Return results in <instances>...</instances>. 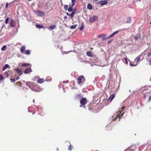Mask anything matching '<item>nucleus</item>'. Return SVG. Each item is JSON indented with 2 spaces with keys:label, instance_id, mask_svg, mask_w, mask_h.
<instances>
[{
  "label": "nucleus",
  "instance_id": "nucleus-40",
  "mask_svg": "<svg viewBox=\"0 0 151 151\" xmlns=\"http://www.w3.org/2000/svg\"><path fill=\"white\" fill-rule=\"evenodd\" d=\"M8 3H6V8L8 7Z\"/></svg>",
  "mask_w": 151,
  "mask_h": 151
},
{
  "label": "nucleus",
  "instance_id": "nucleus-28",
  "mask_svg": "<svg viewBox=\"0 0 151 151\" xmlns=\"http://www.w3.org/2000/svg\"><path fill=\"white\" fill-rule=\"evenodd\" d=\"M6 48V45H4L1 48V50L2 51L5 50Z\"/></svg>",
  "mask_w": 151,
  "mask_h": 151
},
{
  "label": "nucleus",
  "instance_id": "nucleus-51",
  "mask_svg": "<svg viewBox=\"0 0 151 151\" xmlns=\"http://www.w3.org/2000/svg\"><path fill=\"white\" fill-rule=\"evenodd\" d=\"M150 64H151V59L150 60Z\"/></svg>",
  "mask_w": 151,
  "mask_h": 151
},
{
  "label": "nucleus",
  "instance_id": "nucleus-55",
  "mask_svg": "<svg viewBox=\"0 0 151 151\" xmlns=\"http://www.w3.org/2000/svg\"><path fill=\"white\" fill-rule=\"evenodd\" d=\"M96 151H99L96 150Z\"/></svg>",
  "mask_w": 151,
  "mask_h": 151
},
{
  "label": "nucleus",
  "instance_id": "nucleus-25",
  "mask_svg": "<svg viewBox=\"0 0 151 151\" xmlns=\"http://www.w3.org/2000/svg\"><path fill=\"white\" fill-rule=\"evenodd\" d=\"M73 7V6H72V5L70 6L69 7L68 9V10L69 12H71L72 11Z\"/></svg>",
  "mask_w": 151,
  "mask_h": 151
},
{
  "label": "nucleus",
  "instance_id": "nucleus-44",
  "mask_svg": "<svg viewBox=\"0 0 151 151\" xmlns=\"http://www.w3.org/2000/svg\"><path fill=\"white\" fill-rule=\"evenodd\" d=\"M68 150H72V148L70 147H69L68 148Z\"/></svg>",
  "mask_w": 151,
  "mask_h": 151
},
{
  "label": "nucleus",
  "instance_id": "nucleus-6",
  "mask_svg": "<svg viewBox=\"0 0 151 151\" xmlns=\"http://www.w3.org/2000/svg\"><path fill=\"white\" fill-rule=\"evenodd\" d=\"M98 19V18L97 16H94L90 18V21L91 23H92L97 20Z\"/></svg>",
  "mask_w": 151,
  "mask_h": 151
},
{
  "label": "nucleus",
  "instance_id": "nucleus-46",
  "mask_svg": "<svg viewBox=\"0 0 151 151\" xmlns=\"http://www.w3.org/2000/svg\"><path fill=\"white\" fill-rule=\"evenodd\" d=\"M123 114H124V113H122V114H121V115L120 116V118L121 117H122V116L123 115Z\"/></svg>",
  "mask_w": 151,
  "mask_h": 151
},
{
  "label": "nucleus",
  "instance_id": "nucleus-3",
  "mask_svg": "<svg viewBox=\"0 0 151 151\" xmlns=\"http://www.w3.org/2000/svg\"><path fill=\"white\" fill-rule=\"evenodd\" d=\"M85 81V78L83 76H80L78 78V83L81 84H83Z\"/></svg>",
  "mask_w": 151,
  "mask_h": 151
},
{
  "label": "nucleus",
  "instance_id": "nucleus-10",
  "mask_svg": "<svg viewBox=\"0 0 151 151\" xmlns=\"http://www.w3.org/2000/svg\"><path fill=\"white\" fill-rule=\"evenodd\" d=\"M25 48V47L24 46H22L21 47L20 51L21 53H24Z\"/></svg>",
  "mask_w": 151,
  "mask_h": 151
},
{
  "label": "nucleus",
  "instance_id": "nucleus-32",
  "mask_svg": "<svg viewBox=\"0 0 151 151\" xmlns=\"http://www.w3.org/2000/svg\"><path fill=\"white\" fill-rule=\"evenodd\" d=\"M29 65L28 64H22V66L23 67H27V66H28Z\"/></svg>",
  "mask_w": 151,
  "mask_h": 151
},
{
  "label": "nucleus",
  "instance_id": "nucleus-34",
  "mask_svg": "<svg viewBox=\"0 0 151 151\" xmlns=\"http://www.w3.org/2000/svg\"><path fill=\"white\" fill-rule=\"evenodd\" d=\"M10 80L12 82L14 83L15 82V78H11L10 79Z\"/></svg>",
  "mask_w": 151,
  "mask_h": 151
},
{
  "label": "nucleus",
  "instance_id": "nucleus-23",
  "mask_svg": "<svg viewBox=\"0 0 151 151\" xmlns=\"http://www.w3.org/2000/svg\"><path fill=\"white\" fill-rule=\"evenodd\" d=\"M134 37L135 39L136 40H137L140 37V35L139 34H138L136 36H134Z\"/></svg>",
  "mask_w": 151,
  "mask_h": 151
},
{
  "label": "nucleus",
  "instance_id": "nucleus-2",
  "mask_svg": "<svg viewBox=\"0 0 151 151\" xmlns=\"http://www.w3.org/2000/svg\"><path fill=\"white\" fill-rule=\"evenodd\" d=\"M119 32V31H116L115 32H114L112 34L110 35L109 37H107L106 35L104 34H102L99 35L98 36V37H101L103 40H106V39H109L112 37L114 36L115 34L118 33Z\"/></svg>",
  "mask_w": 151,
  "mask_h": 151
},
{
  "label": "nucleus",
  "instance_id": "nucleus-4",
  "mask_svg": "<svg viewBox=\"0 0 151 151\" xmlns=\"http://www.w3.org/2000/svg\"><path fill=\"white\" fill-rule=\"evenodd\" d=\"M87 103V100L86 98H82L80 100V104L81 105L80 106V107L83 106V107L85 108V105Z\"/></svg>",
  "mask_w": 151,
  "mask_h": 151
},
{
  "label": "nucleus",
  "instance_id": "nucleus-20",
  "mask_svg": "<svg viewBox=\"0 0 151 151\" xmlns=\"http://www.w3.org/2000/svg\"><path fill=\"white\" fill-rule=\"evenodd\" d=\"M24 53L26 55H29L30 53V51L29 50H27L25 51Z\"/></svg>",
  "mask_w": 151,
  "mask_h": 151
},
{
  "label": "nucleus",
  "instance_id": "nucleus-45",
  "mask_svg": "<svg viewBox=\"0 0 151 151\" xmlns=\"http://www.w3.org/2000/svg\"><path fill=\"white\" fill-rule=\"evenodd\" d=\"M64 19H66L67 18V17L66 16H65L64 17Z\"/></svg>",
  "mask_w": 151,
  "mask_h": 151
},
{
  "label": "nucleus",
  "instance_id": "nucleus-49",
  "mask_svg": "<svg viewBox=\"0 0 151 151\" xmlns=\"http://www.w3.org/2000/svg\"><path fill=\"white\" fill-rule=\"evenodd\" d=\"M111 42V41H109L108 42V43H110V42Z\"/></svg>",
  "mask_w": 151,
  "mask_h": 151
},
{
  "label": "nucleus",
  "instance_id": "nucleus-38",
  "mask_svg": "<svg viewBox=\"0 0 151 151\" xmlns=\"http://www.w3.org/2000/svg\"><path fill=\"white\" fill-rule=\"evenodd\" d=\"M3 34H4V33L3 32H2V33H0V37H2L3 36Z\"/></svg>",
  "mask_w": 151,
  "mask_h": 151
},
{
  "label": "nucleus",
  "instance_id": "nucleus-41",
  "mask_svg": "<svg viewBox=\"0 0 151 151\" xmlns=\"http://www.w3.org/2000/svg\"><path fill=\"white\" fill-rule=\"evenodd\" d=\"M151 99V96H150L149 98V101Z\"/></svg>",
  "mask_w": 151,
  "mask_h": 151
},
{
  "label": "nucleus",
  "instance_id": "nucleus-19",
  "mask_svg": "<svg viewBox=\"0 0 151 151\" xmlns=\"http://www.w3.org/2000/svg\"><path fill=\"white\" fill-rule=\"evenodd\" d=\"M76 11L75 10H73L72 12L70 14V16H71V18H73V15L74 14H76Z\"/></svg>",
  "mask_w": 151,
  "mask_h": 151
},
{
  "label": "nucleus",
  "instance_id": "nucleus-35",
  "mask_svg": "<svg viewBox=\"0 0 151 151\" xmlns=\"http://www.w3.org/2000/svg\"><path fill=\"white\" fill-rule=\"evenodd\" d=\"M4 79V78L2 76V75L1 74L0 75V80H2Z\"/></svg>",
  "mask_w": 151,
  "mask_h": 151
},
{
  "label": "nucleus",
  "instance_id": "nucleus-22",
  "mask_svg": "<svg viewBox=\"0 0 151 151\" xmlns=\"http://www.w3.org/2000/svg\"><path fill=\"white\" fill-rule=\"evenodd\" d=\"M56 26L55 25H51L49 27V28L51 29H53L55 28Z\"/></svg>",
  "mask_w": 151,
  "mask_h": 151
},
{
  "label": "nucleus",
  "instance_id": "nucleus-30",
  "mask_svg": "<svg viewBox=\"0 0 151 151\" xmlns=\"http://www.w3.org/2000/svg\"><path fill=\"white\" fill-rule=\"evenodd\" d=\"M68 6L67 5H65L64 6V8L66 10L68 9Z\"/></svg>",
  "mask_w": 151,
  "mask_h": 151
},
{
  "label": "nucleus",
  "instance_id": "nucleus-15",
  "mask_svg": "<svg viewBox=\"0 0 151 151\" xmlns=\"http://www.w3.org/2000/svg\"><path fill=\"white\" fill-rule=\"evenodd\" d=\"M9 65L8 64H6L4 65V66L3 68V70H5L7 68L9 67Z\"/></svg>",
  "mask_w": 151,
  "mask_h": 151
},
{
  "label": "nucleus",
  "instance_id": "nucleus-47",
  "mask_svg": "<svg viewBox=\"0 0 151 151\" xmlns=\"http://www.w3.org/2000/svg\"><path fill=\"white\" fill-rule=\"evenodd\" d=\"M66 14L67 15H68V16H70V14H69L67 12V13H66Z\"/></svg>",
  "mask_w": 151,
  "mask_h": 151
},
{
  "label": "nucleus",
  "instance_id": "nucleus-27",
  "mask_svg": "<svg viewBox=\"0 0 151 151\" xmlns=\"http://www.w3.org/2000/svg\"><path fill=\"white\" fill-rule=\"evenodd\" d=\"M77 26V24H75L73 26H71L70 27V28L71 29H74L76 28Z\"/></svg>",
  "mask_w": 151,
  "mask_h": 151
},
{
  "label": "nucleus",
  "instance_id": "nucleus-1",
  "mask_svg": "<svg viewBox=\"0 0 151 151\" xmlns=\"http://www.w3.org/2000/svg\"><path fill=\"white\" fill-rule=\"evenodd\" d=\"M26 84L32 90L35 91L36 92H40L42 91L43 89V88H40L38 87L37 86H36V87L37 88V89H35L34 87L35 86V85L32 82H27L26 83Z\"/></svg>",
  "mask_w": 151,
  "mask_h": 151
},
{
  "label": "nucleus",
  "instance_id": "nucleus-26",
  "mask_svg": "<svg viewBox=\"0 0 151 151\" xmlns=\"http://www.w3.org/2000/svg\"><path fill=\"white\" fill-rule=\"evenodd\" d=\"M76 0H72L71 2L72 3V6H74L75 4V2H76Z\"/></svg>",
  "mask_w": 151,
  "mask_h": 151
},
{
  "label": "nucleus",
  "instance_id": "nucleus-50",
  "mask_svg": "<svg viewBox=\"0 0 151 151\" xmlns=\"http://www.w3.org/2000/svg\"><path fill=\"white\" fill-rule=\"evenodd\" d=\"M33 102L35 103V99H33Z\"/></svg>",
  "mask_w": 151,
  "mask_h": 151
},
{
  "label": "nucleus",
  "instance_id": "nucleus-24",
  "mask_svg": "<svg viewBox=\"0 0 151 151\" xmlns=\"http://www.w3.org/2000/svg\"><path fill=\"white\" fill-rule=\"evenodd\" d=\"M36 28H42L43 27V26H42L39 24H36Z\"/></svg>",
  "mask_w": 151,
  "mask_h": 151
},
{
  "label": "nucleus",
  "instance_id": "nucleus-8",
  "mask_svg": "<svg viewBox=\"0 0 151 151\" xmlns=\"http://www.w3.org/2000/svg\"><path fill=\"white\" fill-rule=\"evenodd\" d=\"M32 71L31 68H27L25 69L24 73L25 74L29 73Z\"/></svg>",
  "mask_w": 151,
  "mask_h": 151
},
{
  "label": "nucleus",
  "instance_id": "nucleus-12",
  "mask_svg": "<svg viewBox=\"0 0 151 151\" xmlns=\"http://www.w3.org/2000/svg\"><path fill=\"white\" fill-rule=\"evenodd\" d=\"M87 8L89 10H92V6L91 4H89L87 6Z\"/></svg>",
  "mask_w": 151,
  "mask_h": 151
},
{
  "label": "nucleus",
  "instance_id": "nucleus-17",
  "mask_svg": "<svg viewBox=\"0 0 151 151\" xmlns=\"http://www.w3.org/2000/svg\"><path fill=\"white\" fill-rule=\"evenodd\" d=\"M115 96V94H113V95H111L110 96L109 99L111 101L112 100L114 99V98Z\"/></svg>",
  "mask_w": 151,
  "mask_h": 151
},
{
  "label": "nucleus",
  "instance_id": "nucleus-5",
  "mask_svg": "<svg viewBox=\"0 0 151 151\" xmlns=\"http://www.w3.org/2000/svg\"><path fill=\"white\" fill-rule=\"evenodd\" d=\"M34 12L37 16H43L45 15V14L43 12L40 11L38 10L35 11Z\"/></svg>",
  "mask_w": 151,
  "mask_h": 151
},
{
  "label": "nucleus",
  "instance_id": "nucleus-53",
  "mask_svg": "<svg viewBox=\"0 0 151 151\" xmlns=\"http://www.w3.org/2000/svg\"><path fill=\"white\" fill-rule=\"evenodd\" d=\"M95 1H98V0H94Z\"/></svg>",
  "mask_w": 151,
  "mask_h": 151
},
{
  "label": "nucleus",
  "instance_id": "nucleus-14",
  "mask_svg": "<svg viewBox=\"0 0 151 151\" xmlns=\"http://www.w3.org/2000/svg\"><path fill=\"white\" fill-rule=\"evenodd\" d=\"M44 80L43 79H39L37 81V82L40 83H42L44 82Z\"/></svg>",
  "mask_w": 151,
  "mask_h": 151
},
{
  "label": "nucleus",
  "instance_id": "nucleus-36",
  "mask_svg": "<svg viewBox=\"0 0 151 151\" xmlns=\"http://www.w3.org/2000/svg\"><path fill=\"white\" fill-rule=\"evenodd\" d=\"M137 65V64H136V65H134V64H133L132 63H130V65L131 66H136Z\"/></svg>",
  "mask_w": 151,
  "mask_h": 151
},
{
  "label": "nucleus",
  "instance_id": "nucleus-29",
  "mask_svg": "<svg viewBox=\"0 0 151 151\" xmlns=\"http://www.w3.org/2000/svg\"><path fill=\"white\" fill-rule=\"evenodd\" d=\"M84 27L83 25V23H82V25L80 28V30L81 31L83 29Z\"/></svg>",
  "mask_w": 151,
  "mask_h": 151
},
{
  "label": "nucleus",
  "instance_id": "nucleus-52",
  "mask_svg": "<svg viewBox=\"0 0 151 151\" xmlns=\"http://www.w3.org/2000/svg\"><path fill=\"white\" fill-rule=\"evenodd\" d=\"M117 118V117L115 118V119H114V120H116V119Z\"/></svg>",
  "mask_w": 151,
  "mask_h": 151
},
{
  "label": "nucleus",
  "instance_id": "nucleus-21",
  "mask_svg": "<svg viewBox=\"0 0 151 151\" xmlns=\"http://www.w3.org/2000/svg\"><path fill=\"white\" fill-rule=\"evenodd\" d=\"M131 22V18L130 17H128L127 19L126 22L127 23H130Z\"/></svg>",
  "mask_w": 151,
  "mask_h": 151
},
{
  "label": "nucleus",
  "instance_id": "nucleus-31",
  "mask_svg": "<svg viewBox=\"0 0 151 151\" xmlns=\"http://www.w3.org/2000/svg\"><path fill=\"white\" fill-rule=\"evenodd\" d=\"M5 75L7 77H8L9 76V74H8L7 72H5L4 73Z\"/></svg>",
  "mask_w": 151,
  "mask_h": 151
},
{
  "label": "nucleus",
  "instance_id": "nucleus-7",
  "mask_svg": "<svg viewBox=\"0 0 151 151\" xmlns=\"http://www.w3.org/2000/svg\"><path fill=\"white\" fill-rule=\"evenodd\" d=\"M108 1L107 0H101L98 3L99 4H100L101 6H102L104 5H106L108 3Z\"/></svg>",
  "mask_w": 151,
  "mask_h": 151
},
{
  "label": "nucleus",
  "instance_id": "nucleus-13",
  "mask_svg": "<svg viewBox=\"0 0 151 151\" xmlns=\"http://www.w3.org/2000/svg\"><path fill=\"white\" fill-rule=\"evenodd\" d=\"M142 54H141L140 55H139L137 58L136 59H135L134 60V61H136L137 60V62H138L140 58L142 56Z\"/></svg>",
  "mask_w": 151,
  "mask_h": 151
},
{
  "label": "nucleus",
  "instance_id": "nucleus-39",
  "mask_svg": "<svg viewBox=\"0 0 151 151\" xmlns=\"http://www.w3.org/2000/svg\"><path fill=\"white\" fill-rule=\"evenodd\" d=\"M151 55V52H150L149 53H148L147 55L148 57H150Z\"/></svg>",
  "mask_w": 151,
  "mask_h": 151
},
{
  "label": "nucleus",
  "instance_id": "nucleus-9",
  "mask_svg": "<svg viewBox=\"0 0 151 151\" xmlns=\"http://www.w3.org/2000/svg\"><path fill=\"white\" fill-rule=\"evenodd\" d=\"M15 70H16L17 72V73L19 75H21L22 74V72L21 70L19 68H16L15 69Z\"/></svg>",
  "mask_w": 151,
  "mask_h": 151
},
{
  "label": "nucleus",
  "instance_id": "nucleus-48",
  "mask_svg": "<svg viewBox=\"0 0 151 151\" xmlns=\"http://www.w3.org/2000/svg\"><path fill=\"white\" fill-rule=\"evenodd\" d=\"M60 3L61 4H62V0H60Z\"/></svg>",
  "mask_w": 151,
  "mask_h": 151
},
{
  "label": "nucleus",
  "instance_id": "nucleus-54",
  "mask_svg": "<svg viewBox=\"0 0 151 151\" xmlns=\"http://www.w3.org/2000/svg\"><path fill=\"white\" fill-rule=\"evenodd\" d=\"M28 0V1H31L32 0Z\"/></svg>",
  "mask_w": 151,
  "mask_h": 151
},
{
  "label": "nucleus",
  "instance_id": "nucleus-37",
  "mask_svg": "<svg viewBox=\"0 0 151 151\" xmlns=\"http://www.w3.org/2000/svg\"><path fill=\"white\" fill-rule=\"evenodd\" d=\"M4 27H5V25H3V26H2V27L1 28V29H0V33L1 32V30H2V28Z\"/></svg>",
  "mask_w": 151,
  "mask_h": 151
},
{
  "label": "nucleus",
  "instance_id": "nucleus-16",
  "mask_svg": "<svg viewBox=\"0 0 151 151\" xmlns=\"http://www.w3.org/2000/svg\"><path fill=\"white\" fill-rule=\"evenodd\" d=\"M86 54L88 56L92 57L93 54L91 52L88 51L87 52Z\"/></svg>",
  "mask_w": 151,
  "mask_h": 151
},
{
  "label": "nucleus",
  "instance_id": "nucleus-33",
  "mask_svg": "<svg viewBox=\"0 0 151 151\" xmlns=\"http://www.w3.org/2000/svg\"><path fill=\"white\" fill-rule=\"evenodd\" d=\"M9 20V18L7 17V18H6V19L5 21L6 24H7L8 23Z\"/></svg>",
  "mask_w": 151,
  "mask_h": 151
},
{
  "label": "nucleus",
  "instance_id": "nucleus-11",
  "mask_svg": "<svg viewBox=\"0 0 151 151\" xmlns=\"http://www.w3.org/2000/svg\"><path fill=\"white\" fill-rule=\"evenodd\" d=\"M10 25L12 27H14L15 26L14 20H11L10 22Z\"/></svg>",
  "mask_w": 151,
  "mask_h": 151
},
{
  "label": "nucleus",
  "instance_id": "nucleus-18",
  "mask_svg": "<svg viewBox=\"0 0 151 151\" xmlns=\"http://www.w3.org/2000/svg\"><path fill=\"white\" fill-rule=\"evenodd\" d=\"M125 108V107L123 106L122 108L119 109V113H118V114H119V115L121 112Z\"/></svg>",
  "mask_w": 151,
  "mask_h": 151
},
{
  "label": "nucleus",
  "instance_id": "nucleus-42",
  "mask_svg": "<svg viewBox=\"0 0 151 151\" xmlns=\"http://www.w3.org/2000/svg\"><path fill=\"white\" fill-rule=\"evenodd\" d=\"M125 60L126 63L127 64V59L126 58H125Z\"/></svg>",
  "mask_w": 151,
  "mask_h": 151
},
{
  "label": "nucleus",
  "instance_id": "nucleus-56",
  "mask_svg": "<svg viewBox=\"0 0 151 151\" xmlns=\"http://www.w3.org/2000/svg\"><path fill=\"white\" fill-rule=\"evenodd\" d=\"M0 59H1L0 58Z\"/></svg>",
  "mask_w": 151,
  "mask_h": 151
},
{
  "label": "nucleus",
  "instance_id": "nucleus-43",
  "mask_svg": "<svg viewBox=\"0 0 151 151\" xmlns=\"http://www.w3.org/2000/svg\"><path fill=\"white\" fill-rule=\"evenodd\" d=\"M19 78V76H17V77L16 78V79L17 80H18Z\"/></svg>",
  "mask_w": 151,
  "mask_h": 151
}]
</instances>
